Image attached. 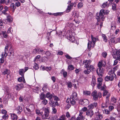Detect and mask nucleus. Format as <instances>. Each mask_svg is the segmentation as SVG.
<instances>
[{
	"label": "nucleus",
	"instance_id": "obj_1",
	"mask_svg": "<svg viewBox=\"0 0 120 120\" xmlns=\"http://www.w3.org/2000/svg\"><path fill=\"white\" fill-rule=\"evenodd\" d=\"M109 11L106 10L105 11L103 9H101L99 13L97 12L96 14V18L97 20V21H99L101 19L103 21L105 18L104 15L105 14L107 15L109 13Z\"/></svg>",
	"mask_w": 120,
	"mask_h": 120
},
{
	"label": "nucleus",
	"instance_id": "obj_2",
	"mask_svg": "<svg viewBox=\"0 0 120 120\" xmlns=\"http://www.w3.org/2000/svg\"><path fill=\"white\" fill-rule=\"evenodd\" d=\"M91 38L92 41L88 40L89 42L88 43V49L90 48L91 47H94L95 45V43L97 41V40H99L98 38L94 37L92 35H91Z\"/></svg>",
	"mask_w": 120,
	"mask_h": 120
},
{
	"label": "nucleus",
	"instance_id": "obj_3",
	"mask_svg": "<svg viewBox=\"0 0 120 120\" xmlns=\"http://www.w3.org/2000/svg\"><path fill=\"white\" fill-rule=\"evenodd\" d=\"M91 96L93 97V99L95 101L98 100V98H101L102 97V94L100 92L98 93L96 90L93 91L91 94Z\"/></svg>",
	"mask_w": 120,
	"mask_h": 120
},
{
	"label": "nucleus",
	"instance_id": "obj_4",
	"mask_svg": "<svg viewBox=\"0 0 120 120\" xmlns=\"http://www.w3.org/2000/svg\"><path fill=\"white\" fill-rule=\"evenodd\" d=\"M85 119V117L82 116V113L80 112L79 116L76 118L75 116H73L71 117L69 120H84Z\"/></svg>",
	"mask_w": 120,
	"mask_h": 120
},
{
	"label": "nucleus",
	"instance_id": "obj_5",
	"mask_svg": "<svg viewBox=\"0 0 120 120\" xmlns=\"http://www.w3.org/2000/svg\"><path fill=\"white\" fill-rule=\"evenodd\" d=\"M114 77L116 78V77L115 74H113V75H110L109 76H107L105 78V80L107 81H111L113 80Z\"/></svg>",
	"mask_w": 120,
	"mask_h": 120
},
{
	"label": "nucleus",
	"instance_id": "obj_6",
	"mask_svg": "<svg viewBox=\"0 0 120 120\" xmlns=\"http://www.w3.org/2000/svg\"><path fill=\"white\" fill-rule=\"evenodd\" d=\"M86 65L84 66L85 68L88 69V70L89 71H90V72H93L94 71L95 69V68L93 66L90 65H89V64Z\"/></svg>",
	"mask_w": 120,
	"mask_h": 120
},
{
	"label": "nucleus",
	"instance_id": "obj_7",
	"mask_svg": "<svg viewBox=\"0 0 120 120\" xmlns=\"http://www.w3.org/2000/svg\"><path fill=\"white\" fill-rule=\"evenodd\" d=\"M54 95V93L51 94L49 92H48L45 94L46 97L49 98L50 102H51L53 100V95Z\"/></svg>",
	"mask_w": 120,
	"mask_h": 120
},
{
	"label": "nucleus",
	"instance_id": "obj_8",
	"mask_svg": "<svg viewBox=\"0 0 120 120\" xmlns=\"http://www.w3.org/2000/svg\"><path fill=\"white\" fill-rule=\"evenodd\" d=\"M97 75L99 76H102V74H103V68H98L96 70Z\"/></svg>",
	"mask_w": 120,
	"mask_h": 120
},
{
	"label": "nucleus",
	"instance_id": "obj_9",
	"mask_svg": "<svg viewBox=\"0 0 120 120\" xmlns=\"http://www.w3.org/2000/svg\"><path fill=\"white\" fill-rule=\"evenodd\" d=\"M94 113V112L92 110L88 109L86 112V115L91 118L92 117Z\"/></svg>",
	"mask_w": 120,
	"mask_h": 120
},
{
	"label": "nucleus",
	"instance_id": "obj_10",
	"mask_svg": "<svg viewBox=\"0 0 120 120\" xmlns=\"http://www.w3.org/2000/svg\"><path fill=\"white\" fill-rule=\"evenodd\" d=\"M49 104L52 107H55L56 105L57 106L59 105V104L57 101H56L55 102L53 100V99L49 102Z\"/></svg>",
	"mask_w": 120,
	"mask_h": 120
},
{
	"label": "nucleus",
	"instance_id": "obj_11",
	"mask_svg": "<svg viewBox=\"0 0 120 120\" xmlns=\"http://www.w3.org/2000/svg\"><path fill=\"white\" fill-rule=\"evenodd\" d=\"M49 113V111L48 109H46L45 111V114L44 115H42V116L41 117L42 119H46L48 117Z\"/></svg>",
	"mask_w": 120,
	"mask_h": 120
},
{
	"label": "nucleus",
	"instance_id": "obj_12",
	"mask_svg": "<svg viewBox=\"0 0 120 120\" xmlns=\"http://www.w3.org/2000/svg\"><path fill=\"white\" fill-rule=\"evenodd\" d=\"M97 106V102H94L90 104L88 106V107L89 109H93L96 108Z\"/></svg>",
	"mask_w": 120,
	"mask_h": 120
},
{
	"label": "nucleus",
	"instance_id": "obj_13",
	"mask_svg": "<svg viewBox=\"0 0 120 120\" xmlns=\"http://www.w3.org/2000/svg\"><path fill=\"white\" fill-rule=\"evenodd\" d=\"M103 81V79L102 78H99L98 79V84L97 87L99 89L100 88V87L102 85V82Z\"/></svg>",
	"mask_w": 120,
	"mask_h": 120
},
{
	"label": "nucleus",
	"instance_id": "obj_14",
	"mask_svg": "<svg viewBox=\"0 0 120 120\" xmlns=\"http://www.w3.org/2000/svg\"><path fill=\"white\" fill-rule=\"evenodd\" d=\"M81 104L83 105H86L89 104V101L86 99L82 100L81 101Z\"/></svg>",
	"mask_w": 120,
	"mask_h": 120
},
{
	"label": "nucleus",
	"instance_id": "obj_15",
	"mask_svg": "<svg viewBox=\"0 0 120 120\" xmlns=\"http://www.w3.org/2000/svg\"><path fill=\"white\" fill-rule=\"evenodd\" d=\"M24 86L22 83L17 84L15 87V89L16 90L19 91Z\"/></svg>",
	"mask_w": 120,
	"mask_h": 120
},
{
	"label": "nucleus",
	"instance_id": "obj_16",
	"mask_svg": "<svg viewBox=\"0 0 120 120\" xmlns=\"http://www.w3.org/2000/svg\"><path fill=\"white\" fill-rule=\"evenodd\" d=\"M15 110L17 111L18 114H20L22 111V107L20 106H18L16 108Z\"/></svg>",
	"mask_w": 120,
	"mask_h": 120
},
{
	"label": "nucleus",
	"instance_id": "obj_17",
	"mask_svg": "<svg viewBox=\"0 0 120 120\" xmlns=\"http://www.w3.org/2000/svg\"><path fill=\"white\" fill-rule=\"evenodd\" d=\"M71 98L75 99V100H77V94L76 92H73L72 93V95L71 97Z\"/></svg>",
	"mask_w": 120,
	"mask_h": 120
},
{
	"label": "nucleus",
	"instance_id": "obj_18",
	"mask_svg": "<svg viewBox=\"0 0 120 120\" xmlns=\"http://www.w3.org/2000/svg\"><path fill=\"white\" fill-rule=\"evenodd\" d=\"M11 118L13 120H16L18 119V116L15 113H11L10 114Z\"/></svg>",
	"mask_w": 120,
	"mask_h": 120
},
{
	"label": "nucleus",
	"instance_id": "obj_19",
	"mask_svg": "<svg viewBox=\"0 0 120 120\" xmlns=\"http://www.w3.org/2000/svg\"><path fill=\"white\" fill-rule=\"evenodd\" d=\"M113 54L116 56L117 59H119L120 58V49L117 51L115 53Z\"/></svg>",
	"mask_w": 120,
	"mask_h": 120
},
{
	"label": "nucleus",
	"instance_id": "obj_20",
	"mask_svg": "<svg viewBox=\"0 0 120 120\" xmlns=\"http://www.w3.org/2000/svg\"><path fill=\"white\" fill-rule=\"evenodd\" d=\"M25 72L24 70L22 69H20L19 71V74L21 75L22 77H23L24 79V74Z\"/></svg>",
	"mask_w": 120,
	"mask_h": 120
},
{
	"label": "nucleus",
	"instance_id": "obj_21",
	"mask_svg": "<svg viewBox=\"0 0 120 120\" xmlns=\"http://www.w3.org/2000/svg\"><path fill=\"white\" fill-rule=\"evenodd\" d=\"M9 8L7 6H5L4 8V10L2 11V12L4 15H7L6 12L8 11Z\"/></svg>",
	"mask_w": 120,
	"mask_h": 120
},
{
	"label": "nucleus",
	"instance_id": "obj_22",
	"mask_svg": "<svg viewBox=\"0 0 120 120\" xmlns=\"http://www.w3.org/2000/svg\"><path fill=\"white\" fill-rule=\"evenodd\" d=\"M113 58L114 59H116V60H115L114 61V63L113 64V65L114 66L115 65L117 64L118 63V61L117 60H117V58L116 57V56L114 55L113 54Z\"/></svg>",
	"mask_w": 120,
	"mask_h": 120
},
{
	"label": "nucleus",
	"instance_id": "obj_23",
	"mask_svg": "<svg viewBox=\"0 0 120 120\" xmlns=\"http://www.w3.org/2000/svg\"><path fill=\"white\" fill-rule=\"evenodd\" d=\"M32 109H30L29 108H26V109L27 111L28 112V113H31L34 109V106H32Z\"/></svg>",
	"mask_w": 120,
	"mask_h": 120
},
{
	"label": "nucleus",
	"instance_id": "obj_24",
	"mask_svg": "<svg viewBox=\"0 0 120 120\" xmlns=\"http://www.w3.org/2000/svg\"><path fill=\"white\" fill-rule=\"evenodd\" d=\"M91 93V92L90 91L85 90L83 91V94L86 96H90Z\"/></svg>",
	"mask_w": 120,
	"mask_h": 120
},
{
	"label": "nucleus",
	"instance_id": "obj_25",
	"mask_svg": "<svg viewBox=\"0 0 120 120\" xmlns=\"http://www.w3.org/2000/svg\"><path fill=\"white\" fill-rule=\"evenodd\" d=\"M11 8L12 9V11L14 12L15 11V9L16 8V7L15 5L13 3H12L10 5Z\"/></svg>",
	"mask_w": 120,
	"mask_h": 120
},
{
	"label": "nucleus",
	"instance_id": "obj_26",
	"mask_svg": "<svg viewBox=\"0 0 120 120\" xmlns=\"http://www.w3.org/2000/svg\"><path fill=\"white\" fill-rule=\"evenodd\" d=\"M7 20L8 22H11L12 21L13 19L10 15H8L7 16Z\"/></svg>",
	"mask_w": 120,
	"mask_h": 120
},
{
	"label": "nucleus",
	"instance_id": "obj_27",
	"mask_svg": "<svg viewBox=\"0 0 120 120\" xmlns=\"http://www.w3.org/2000/svg\"><path fill=\"white\" fill-rule=\"evenodd\" d=\"M46 98L45 94L43 93H41L40 95V99L41 100H43Z\"/></svg>",
	"mask_w": 120,
	"mask_h": 120
},
{
	"label": "nucleus",
	"instance_id": "obj_28",
	"mask_svg": "<svg viewBox=\"0 0 120 120\" xmlns=\"http://www.w3.org/2000/svg\"><path fill=\"white\" fill-rule=\"evenodd\" d=\"M75 100V99H72V98H71L70 100V102L71 103V104L72 105H74L75 104L76 101H75V100Z\"/></svg>",
	"mask_w": 120,
	"mask_h": 120
},
{
	"label": "nucleus",
	"instance_id": "obj_29",
	"mask_svg": "<svg viewBox=\"0 0 120 120\" xmlns=\"http://www.w3.org/2000/svg\"><path fill=\"white\" fill-rule=\"evenodd\" d=\"M96 84V79L95 78L92 79V81L91 83V84L93 87H94L95 84Z\"/></svg>",
	"mask_w": 120,
	"mask_h": 120
},
{
	"label": "nucleus",
	"instance_id": "obj_30",
	"mask_svg": "<svg viewBox=\"0 0 120 120\" xmlns=\"http://www.w3.org/2000/svg\"><path fill=\"white\" fill-rule=\"evenodd\" d=\"M57 120H66L65 116L64 115H63L61 116Z\"/></svg>",
	"mask_w": 120,
	"mask_h": 120
},
{
	"label": "nucleus",
	"instance_id": "obj_31",
	"mask_svg": "<svg viewBox=\"0 0 120 120\" xmlns=\"http://www.w3.org/2000/svg\"><path fill=\"white\" fill-rule=\"evenodd\" d=\"M91 61L90 60H87L84 61L83 62V63L85 64L84 66L86 65L89 64V65H90V63L91 62Z\"/></svg>",
	"mask_w": 120,
	"mask_h": 120
},
{
	"label": "nucleus",
	"instance_id": "obj_32",
	"mask_svg": "<svg viewBox=\"0 0 120 120\" xmlns=\"http://www.w3.org/2000/svg\"><path fill=\"white\" fill-rule=\"evenodd\" d=\"M1 34L3 35V37L4 38H6L8 37V35L7 32L4 31H2Z\"/></svg>",
	"mask_w": 120,
	"mask_h": 120
},
{
	"label": "nucleus",
	"instance_id": "obj_33",
	"mask_svg": "<svg viewBox=\"0 0 120 120\" xmlns=\"http://www.w3.org/2000/svg\"><path fill=\"white\" fill-rule=\"evenodd\" d=\"M103 113L105 114H109L110 113V111L107 109H104L103 110Z\"/></svg>",
	"mask_w": 120,
	"mask_h": 120
},
{
	"label": "nucleus",
	"instance_id": "obj_34",
	"mask_svg": "<svg viewBox=\"0 0 120 120\" xmlns=\"http://www.w3.org/2000/svg\"><path fill=\"white\" fill-rule=\"evenodd\" d=\"M102 37L103 41L106 43L107 41V39L106 36L104 34L102 35Z\"/></svg>",
	"mask_w": 120,
	"mask_h": 120
},
{
	"label": "nucleus",
	"instance_id": "obj_35",
	"mask_svg": "<svg viewBox=\"0 0 120 120\" xmlns=\"http://www.w3.org/2000/svg\"><path fill=\"white\" fill-rule=\"evenodd\" d=\"M109 5L107 2L104 3L102 5V8H105L106 7H108Z\"/></svg>",
	"mask_w": 120,
	"mask_h": 120
},
{
	"label": "nucleus",
	"instance_id": "obj_36",
	"mask_svg": "<svg viewBox=\"0 0 120 120\" xmlns=\"http://www.w3.org/2000/svg\"><path fill=\"white\" fill-rule=\"evenodd\" d=\"M36 114L39 116L43 114L42 112H40V111L38 109H36Z\"/></svg>",
	"mask_w": 120,
	"mask_h": 120
},
{
	"label": "nucleus",
	"instance_id": "obj_37",
	"mask_svg": "<svg viewBox=\"0 0 120 120\" xmlns=\"http://www.w3.org/2000/svg\"><path fill=\"white\" fill-rule=\"evenodd\" d=\"M38 65L36 63H35L34 64V66L33 68L35 70H38L39 68V67L38 66Z\"/></svg>",
	"mask_w": 120,
	"mask_h": 120
},
{
	"label": "nucleus",
	"instance_id": "obj_38",
	"mask_svg": "<svg viewBox=\"0 0 120 120\" xmlns=\"http://www.w3.org/2000/svg\"><path fill=\"white\" fill-rule=\"evenodd\" d=\"M63 14V12H57L56 13H54L53 14L55 16H58L62 15Z\"/></svg>",
	"mask_w": 120,
	"mask_h": 120
},
{
	"label": "nucleus",
	"instance_id": "obj_39",
	"mask_svg": "<svg viewBox=\"0 0 120 120\" xmlns=\"http://www.w3.org/2000/svg\"><path fill=\"white\" fill-rule=\"evenodd\" d=\"M11 43L10 42H8V44H7V46L5 47L4 51L7 52L8 51V46L9 45H10L11 44Z\"/></svg>",
	"mask_w": 120,
	"mask_h": 120
},
{
	"label": "nucleus",
	"instance_id": "obj_40",
	"mask_svg": "<svg viewBox=\"0 0 120 120\" xmlns=\"http://www.w3.org/2000/svg\"><path fill=\"white\" fill-rule=\"evenodd\" d=\"M114 37L110 39L111 42L113 43H117V41H116V39H115Z\"/></svg>",
	"mask_w": 120,
	"mask_h": 120
},
{
	"label": "nucleus",
	"instance_id": "obj_41",
	"mask_svg": "<svg viewBox=\"0 0 120 120\" xmlns=\"http://www.w3.org/2000/svg\"><path fill=\"white\" fill-rule=\"evenodd\" d=\"M52 31H50L49 32H48L47 33V36L46 37L47 38L48 40H49L50 37L51 33Z\"/></svg>",
	"mask_w": 120,
	"mask_h": 120
},
{
	"label": "nucleus",
	"instance_id": "obj_42",
	"mask_svg": "<svg viewBox=\"0 0 120 120\" xmlns=\"http://www.w3.org/2000/svg\"><path fill=\"white\" fill-rule=\"evenodd\" d=\"M68 4L71 7H73L74 5L75 4V2L74 3H71V1H69L68 3Z\"/></svg>",
	"mask_w": 120,
	"mask_h": 120
},
{
	"label": "nucleus",
	"instance_id": "obj_43",
	"mask_svg": "<svg viewBox=\"0 0 120 120\" xmlns=\"http://www.w3.org/2000/svg\"><path fill=\"white\" fill-rule=\"evenodd\" d=\"M117 101V99L115 98L114 97H112L111 99V101L113 103H115Z\"/></svg>",
	"mask_w": 120,
	"mask_h": 120
},
{
	"label": "nucleus",
	"instance_id": "obj_44",
	"mask_svg": "<svg viewBox=\"0 0 120 120\" xmlns=\"http://www.w3.org/2000/svg\"><path fill=\"white\" fill-rule=\"evenodd\" d=\"M74 68L73 66L72 65H69L68 68V70H73L74 69Z\"/></svg>",
	"mask_w": 120,
	"mask_h": 120
},
{
	"label": "nucleus",
	"instance_id": "obj_45",
	"mask_svg": "<svg viewBox=\"0 0 120 120\" xmlns=\"http://www.w3.org/2000/svg\"><path fill=\"white\" fill-rule=\"evenodd\" d=\"M83 4L82 3L80 2L78 3L77 5L78 8L79 9L80 8L83 6Z\"/></svg>",
	"mask_w": 120,
	"mask_h": 120
},
{
	"label": "nucleus",
	"instance_id": "obj_46",
	"mask_svg": "<svg viewBox=\"0 0 120 120\" xmlns=\"http://www.w3.org/2000/svg\"><path fill=\"white\" fill-rule=\"evenodd\" d=\"M38 53L41 54L42 55H43L45 53V52L42 49H40V50L39 51Z\"/></svg>",
	"mask_w": 120,
	"mask_h": 120
},
{
	"label": "nucleus",
	"instance_id": "obj_47",
	"mask_svg": "<svg viewBox=\"0 0 120 120\" xmlns=\"http://www.w3.org/2000/svg\"><path fill=\"white\" fill-rule=\"evenodd\" d=\"M3 73L4 75H8L9 73V71L8 69H6L3 72Z\"/></svg>",
	"mask_w": 120,
	"mask_h": 120
},
{
	"label": "nucleus",
	"instance_id": "obj_48",
	"mask_svg": "<svg viewBox=\"0 0 120 120\" xmlns=\"http://www.w3.org/2000/svg\"><path fill=\"white\" fill-rule=\"evenodd\" d=\"M4 23L2 20H0V28H4Z\"/></svg>",
	"mask_w": 120,
	"mask_h": 120
},
{
	"label": "nucleus",
	"instance_id": "obj_49",
	"mask_svg": "<svg viewBox=\"0 0 120 120\" xmlns=\"http://www.w3.org/2000/svg\"><path fill=\"white\" fill-rule=\"evenodd\" d=\"M102 61L99 62L98 65V66L99 67L98 68H102Z\"/></svg>",
	"mask_w": 120,
	"mask_h": 120
},
{
	"label": "nucleus",
	"instance_id": "obj_50",
	"mask_svg": "<svg viewBox=\"0 0 120 120\" xmlns=\"http://www.w3.org/2000/svg\"><path fill=\"white\" fill-rule=\"evenodd\" d=\"M97 115L99 118L100 119H102L103 118V116L102 114H100L99 112H97Z\"/></svg>",
	"mask_w": 120,
	"mask_h": 120
},
{
	"label": "nucleus",
	"instance_id": "obj_51",
	"mask_svg": "<svg viewBox=\"0 0 120 120\" xmlns=\"http://www.w3.org/2000/svg\"><path fill=\"white\" fill-rule=\"evenodd\" d=\"M116 4H113L112 6V9L114 11L116 10Z\"/></svg>",
	"mask_w": 120,
	"mask_h": 120
},
{
	"label": "nucleus",
	"instance_id": "obj_52",
	"mask_svg": "<svg viewBox=\"0 0 120 120\" xmlns=\"http://www.w3.org/2000/svg\"><path fill=\"white\" fill-rule=\"evenodd\" d=\"M8 116L7 114H4L2 116V118L4 120L7 119L8 118Z\"/></svg>",
	"mask_w": 120,
	"mask_h": 120
},
{
	"label": "nucleus",
	"instance_id": "obj_53",
	"mask_svg": "<svg viewBox=\"0 0 120 120\" xmlns=\"http://www.w3.org/2000/svg\"><path fill=\"white\" fill-rule=\"evenodd\" d=\"M67 85L68 87L70 88H71L72 86L71 82H68L67 83Z\"/></svg>",
	"mask_w": 120,
	"mask_h": 120
},
{
	"label": "nucleus",
	"instance_id": "obj_54",
	"mask_svg": "<svg viewBox=\"0 0 120 120\" xmlns=\"http://www.w3.org/2000/svg\"><path fill=\"white\" fill-rule=\"evenodd\" d=\"M48 102V101L45 99L43 100L42 102V103L44 105H46Z\"/></svg>",
	"mask_w": 120,
	"mask_h": 120
},
{
	"label": "nucleus",
	"instance_id": "obj_55",
	"mask_svg": "<svg viewBox=\"0 0 120 120\" xmlns=\"http://www.w3.org/2000/svg\"><path fill=\"white\" fill-rule=\"evenodd\" d=\"M7 55V54L6 52L4 51V52L2 53V54L1 55V57H4L5 56L6 57Z\"/></svg>",
	"mask_w": 120,
	"mask_h": 120
},
{
	"label": "nucleus",
	"instance_id": "obj_56",
	"mask_svg": "<svg viewBox=\"0 0 120 120\" xmlns=\"http://www.w3.org/2000/svg\"><path fill=\"white\" fill-rule=\"evenodd\" d=\"M86 70H85L83 72L85 74H88L90 73V71H89L88 69H86Z\"/></svg>",
	"mask_w": 120,
	"mask_h": 120
},
{
	"label": "nucleus",
	"instance_id": "obj_57",
	"mask_svg": "<svg viewBox=\"0 0 120 120\" xmlns=\"http://www.w3.org/2000/svg\"><path fill=\"white\" fill-rule=\"evenodd\" d=\"M53 98H54V100H53L54 101H57L59 100V99L56 96H54L53 95Z\"/></svg>",
	"mask_w": 120,
	"mask_h": 120
},
{
	"label": "nucleus",
	"instance_id": "obj_58",
	"mask_svg": "<svg viewBox=\"0 0 120 120\" xmlns=\"http://www.w3.org/2000/svg\"><path fill=\"white\" fill-rule=\"evenodd\" d=\"M52 113L54 114H56V113L57 112V109L55 108V107H52Z\"/></svg>",
	"mask_w": 120,
	"mask_h": 120
},
{
	"label": "nucleus",
	"instance_id": "obj_59",
	"mask_svg": "<svg viewBox=\"0 0 120 120\" xmlns=\"http://www.w3.org/2000/svg\"><path fill=\"white\" fill-rule=\"evenodd\" d=\"M45 69L47 71H50L52 69V67H47L45 68Z\"/></svg>",
	"mask_w": 120,
	"mask_h": 120
},
{
	"label": "nucleus",
	"instance_id": "obj_60",
	"mask_svg": "<svg viewBox=\"0 0 120 120\" xmlns=\"http://www.w3.org/2000/svg\"><path fill=\"white\" fill-rule=\"evenodd\" d=\"M106 87L105 85V84H104L103 85V86H101V90L104 91L105 90H106L105 89H106Z\"/></svg>",
	"mask_w": 120,
	"mask_h": 120
},
{
	"label": "nucleus",
	"instance_id": "obj_61",
	"mask_svg": "<svg viewBox=\"0 0 120 120\" xmlns=\"http://www.w3.org/2000/svg\"><path fill=\"white\" fill-rule=\"evenodd\" d=\"M63 76L65 78L67 76V73L66 71H64L63 73Z\"/></svg>",
	"mask_w": 120,
	"mask_h": 120
},
{
	"label": "nucleus",
	"instance_id": "obj_62",
	"mask_svg": "<svg viewBox=\"0 0 120 120\" xmlns=\"http://www.w3.org/2000/svg\"><path fill=\"white\" fill-rule=\"evenodd\" d=\"M101 55L104 57L106 58L107 55V53L106 52H103L102 53Z\"/></svg>",
	"mask_w": 120,
	"mask_h": 120
},
{
	"label": "nucleus",
	"instance_id": "obj_63",
	"mask_svg": "<svg viewBox=\"0 0 120 120\" xmlns=\"http://www.w3.org/2000/svg\"><path fill=\"white\" fill-rule=\"evenodd\" d=\"M8 98H12L13 95L11 93H8Z\"/></svg>",
	"mask_w": 120,
	"mask_h": 120
},
{
	"label": "nucleus",
	"instance_id": "obj_64",
	"mask_svg": "<svg viewBox=\"0 0 120 120\" xmlns=\"http://www.w3.org/2000/svg\"><path fill=\"white\" fill-rule=\"evenodd\" d=\"M65 56L66 58L68 59H71L72 58L68 54H67L65 55Z\"/></svg>",
	"mask_w": 120,
	"mask_h": 120
}]
</instances>
